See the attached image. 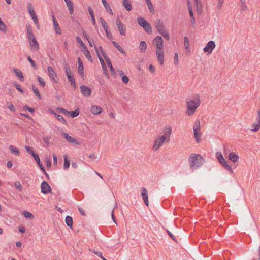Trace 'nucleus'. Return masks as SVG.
Masks as SVG:
<instances>
[{"label": "nucleus", "mask_w": 260, "mask_h": 260, "mask_svg": "<svg viewBox=\"0 0 260 260\" xmlns=\"http://www.w3.org/2000/svg\"><path fill=\"white\" fill-rule=\"evenodd\" d=\"M164 134L163 135L158 137L154 141L153 146V150L157 151L164 144V142L168 143L170 141V137L172 132V129L170 126H165L163 131Z\"/></svg>", "instance_id": "obj_1"}, {"label": "nucleus", "mask_w": 260, "mask_h": 260, "mask_svg": "<svg viewBox=\"0 0 260 260\" xmlns=\"http://www.w3.org/2000/svg\"><path fill=\"white\" fill-rule=\"evenodd\" d=\"M200 104V96L198 94H196L191 98L187 99L186 100L187 111L186 114L187 116L192 115Z\"/></svg>", "instance_id": "obj_2"}, {"label": "nucleus", "mask_w": 260, "mask_h": 260, "mask_svg": "<svg viewBox=\"0 0 260 260\" xmlns=\"http://www.w3.org/2000/svg\"><path fill=\"white\" fill-rule=\"evenodd\" d=\"M188 162L192 171L200 167L204 162L203 158L199 154H191L188 158Z\"/></svg>", "instance_id": "obj_3"}, {"label": "nucleus", "mask_w": 260, "mask_h": 260, "mask_svg": "<svg viewBox=\"0 0 260 260\" xmlns=\"http://www.w3.org/2000/svg\"><path fill=\"white\" fill-rule=\"evenodd\" d=\"M64 69L66 74L69 82L70 83L71 86H72L74 88H76L75 80L73 74L71 70L70 67L68 63H67L64 64Z\"/></svg>", "instance_id": "obj_4"}, {"label": "nucleus", "mask_w": 260, "mask_h": 260, "mask_svg": "<svg viewBox=\"0 0 260 260\" xmlns=\"http://www.w3.org/2000/svg\"><path fill=\"white\" fill-rule=\"evenodd\" d=\"M99 48H100V49L101 51V53H102L103 56H104L108 67L110 68V70L111 74L113 76H115L116 75V72H115L113 67L112 66V63L111 62L110 58H109L108 56H107L106 55V54L105 52H104V51L103 50V49L102 46H99Z\"/></svg>", "instance_id": "obj_5"}, {"label": "nucleus", "mask_w": 260, "mask_h": 260, "mask_svg": "<svg viewBox=\"0 0 260 260\" xmlns=\"http://www.w3.org/2000/svg\"><path fill=\"white\" fill-rule=\"evenodd\" d=\"M116 24L120 35L122 36H125L126 31V27H125L124 24L119 20V18L116 19Z\"/></svg>", "instance_id": "obj_6"}, {"label": "nucleus", "mask_w": 260, "mask_h": 260, "mask_svg": "<svg viewBox=\"0 0 260 260\" xmlns=\"http://www.w3.org/2000/svg\"><path fill=\"white\" fill-rule=\"evenodd\" d=\"M152 43L156 46V50L162 49L163 40L161 36L156 37L153 40Z\"/></svg>", "instance_id": "obj_7"}, {"label": "nucleus", "mask_w": 260, "mask_h": 260, "mask_svg": "<svg viewBox=\"0 0 260 260\" xmlns=\"http://www.w3.org/2000/svg\"><path fill=\"white\" fill-rule=\"evenodd\" d=\"M215 47V43L213 41H209L206 46L203 49L205 52H207L209 54L212 53L213 50Z\"/></svg>", "instance_id": "obj_8"}, {"label": "nucleus", "mask_w": 260, "mask_h": 260, "mask_svg": "<svg viewBox=\"0 0 260 260\" xmlns=\"http://www.w3.org/2000/svg\"><path fill=\"white\" fill-rule=\"evenodd\" d=\"M41 187L42 192L43 194H46L51 192V188L50 186L48 184V183L47 182L45 181H43V182L42 183Z\"/></svg>", "instance_id": "obj_9"}, {"label": "nucleus", "mask_w": 260, "mask_h": 260, "mask_svg": "<svg viewBox=\"0 0 260 260\" xmlns=\"http://www.w3.org/2000/svg\"><path fill=\"white\" fill-rule=\"evenodd\" d=\"M47 71L48 73V76L49 78L53 81L54 82L56 83L57 82L56 78H57V75L54 72V69L52 67H48L47 68Z\"/></svg>", "instance_id": "obj_10"}, {"label": "nucleus", "mask_w": 260, "mask_h": 260, "mask_svg": "<svg viewBox=\"0 0 260 260\" xmlns=\"http://www.w3.org/2000/svg\"><path fill=\"white\" fill-rule=\"evenodd\" d=\"M80 88L82 93L84 96L89 97L91 96V90L89 87L85 85H81Z\"/></svg>", "instance_id": "obj_11"}, {"label": "nucleus", "mask_w": 260, "mask_h": 260, "mask_svg": "<svg viewBox=\"0 0 260 260\" xmlns=\"http://www.w3.org/2000/svg\"><path fill=\"white\" fill-rule=\"evenodd\" d=\"M155 26L159 34L165 31L163 22L160 19H156L155 22Z\"/></svg>", "instance_id": "obj_12"}, {"label": "nucleus", "mask_w": 260, "mask_h": 260, "mask_svg": "<svg viewBox=\"0 0 260 260\" xmlns=\"http://www.w3.org/2000/svg\"><path fill=\"white\" fill-rule=\"evenodd\" d=\"M156 55L158 61L159 62L160 65L164 64V52L162 49L156 50Z\"/></svg>", "instance_id": "obj_13"}, {"label": "nucleus", "mask_w": 260, "mask_h": 260, "mask_svg": "<svg viewBox=\"0 0 260 260\" xmlns=\"http://www.w3.org/2000/svg\"><path fill=\"white\" fill-rule=\"evenodd\" d=\"M78 72L80 74L81 77L83 79L85 77V75L84 73V67L82 60L80 57L78 58Z\"/></svg>", "instance_id": "obj_14"}, {"label": "nucleus", "mask_w": 260, "mask_h": 260, "mask_svg": "<svg viewBox=\"0 0 260 260\" xmlns=\"http://www.w3.org/2000/svg\"><path fill=\"white\" fill-rule=\"evenodd\" d=\"M27 28V37L28 42H30L36 39L35 36L32 32L31 26L30 25L26 26Z\"/></svg>", "instance_id": "obj_15"}, {"label": "nucleus", "mask_w": 260, "mask_h": 260, "mask_svg": "<svg viewBox=\"0 0 260 260\" xmlns=\"http://www.w3.org/2000/svg\"><path fill=\"white\" fill-rule=\"evenodd\" d=\"M141 196L144 200L145 205L147 206H149L148 196L147 189L142 187L141 188Z\"/></svg>", "instance_id": "obj_16"}, {"label": "nucleus", "mask_w": 260, "mask_h": 260, "mask_svg": "<svg viewBox=\"0 0 260 260\" xmlns=\"http://www.w3.org/2000/svg\"><path fill=\"white\" fill-rule=\"evenodd\" d=\"M9 149L11 153L13 155L17 156H19L20 155V152L16 147H15L12 145H10L9 146Z\"/></svg>", "instance_id": "obj_17"}, {"label": "nucleus", "mask_w": 260, "mask_h": 260, "mask_svg": "<svg viewBox=\"0 0 260 260\" xmlns=\"http://www.w3.org/2000/svg\"><path fill=\"white\" fill-rule=\"evenodd\" d=\"M102 111V108L99 106L93 105L91 107V112L94 114H99Z\"/></svg>", "instance_id": "obj_18"}, {"label": "nucleus", "mask_w": 260, "mask_h": 260, "mask_svg": "<svg viewBox=\"0 0 260 260\" xmlns=\"http://www.w3.org/2000/svg\"><path fill=\"white\" fill-rule=\"evenodd\" d=\"M53 23L54 26V28L55 32L57 34H61V29L58 24V23L55 18V17L53 16Z\"/></svg>", "instance_id": "obj_19"}, {"label": "nucleus", "mask_w": 260, "mask_h": 260, "mask_svg": "<svg viewBox=\"0 0 260 260\" xmlns=\"http://www.w3.org/2000/svg\"><path fill=\"white\" fill-rule=\"evenodd\" d=\"M29 43L30 44L31 50L34 51H37L39 50V45L36 39L29 42Z\"/></svg>", "instance_id": "obj_20"}, {"label": "nucleus", "mask_w": 260, "mask_h": 260, "mask_svg": "<svg viewBox=\"0 0 260 260\" xmlns=\"http://www.w3.org/2000/svg\"><path fill=\"white\" fill-rule=\"evenodd\" d=\"M70 14L74 12V5L71 0H64Z\"/></svg>", "instance_id": "obj_21"}, {"label": "nucleus", "mask_w": 260, "mask_h": 260, "mask_svg": "<svg viewBox=\"0 0 260 260\" xmlns=\"http://www.w3.org/2000/svg\"><path fill=\"white\" fill-rule=\"evenodd\" d=\"M102 3L107 11V13H108L112 15L113 12L112 10L109 5V4L107 2L106 0H102Z\"/></svg>", "instance_id": "obj_22"}, {"label": "nucleus", "mask_w": 260, "mask_h": 260, "mask_svg": "<svg viewBox=\"0 0 260 260\" xmlns=\"http://www.w3.org/2000/svg\"><path fill=\"white\" fill-rule=\"evenodd\" d=\"M83 49L82 50V51L83 52L84 55L85 56V57L91 62H92V58L91 56L90 55V52L87 48H83Z\"/></svg>", "instance_id": "obj_23"}, {"label": "nucleus", "mask_w": 260, "mask_h": 260, "mask_svg": "<svg viewBox=\"0 0 260 260\" xmlns=\"http://www.w3.org/2000/svg\"><path fill=\"white\" fill-rule=\"evenodd\" d=\"M64 138L70 143H73L76 141L75 138L70 136L68 133H64L63 134Z\"/></svg>", "instance_id": "obj_24"}, {"label": "nucleus", "mask_w": 260, "mask_h": 260, "mask_svg": "<svg viewBox=\"0 0 260 260\" xmlns=\"http://www.w3.org/2000/svg\"><path fill=\"white\" fill-rule=\"evenodd\" d=\"M53 113L54 114V115L55 116L56 119L58 121H59L62 124H63L64 125H67V121L66 120V119L61 115H60L55 113L54 111H53Z\"/></svg>", "instance_id": "obj_25"}, {"label": "nucleus", "mask_w": 260, "mask_h": 260, "mask_svg": "<svg viewBox=\"0 0 260 260\" xmlns=\"http://www.w3.org/2000/svg\"><path fill=\"white\" fill-rule=\"evenodd\" d=\"M147 49V44L145 41H141L139 45V49L142 53H145Z\"/></svg>", "instance_id": "obj_26"}, {"label": "nucleus", "mask_w": 260, "mask_h": 260, "mask_svg": "<svg viewBox=\"0 0 260 260\" xmlns=\"http://www.w3.org/2000/svg\"><path fill=\"white\" fill-rule=\"evenodd\" d=\"M195 2L196 7H197V11L198 14H201L202 12V5L201 2L199 1V0H194Z\"/></svg>", "instance_id": "obj_27"}, {"label": "nucleus", "mask_w": 260, "mask_h": 260, "mask_svg": "<svg viewBox=\"0 0 260 260\" xmlns=\"http://www.w3.org/2000/svg\"><path fill=\"white\" fill-rule=\"evenodd\" d=\"M122 5L127 11H129L132 10L131 3L128 0H123Z\"/></svg>", "instance_id": "obj_28"}, {"label": "nucleus", "mask_w": 260, "mask_h": 260, "mask_svg": "<svg viewBox=\"0 0 260 260\" xmlns=\"http://www.w3.org/2000/svg\"><path fill=\"white\" fill-rule=\"evenodd\" d=\"M13 70L16 75L19 78V80L20 81L23 80L24 77L22 72L20 70L16 68H14Z\"/></svg>", "instance_id": "obj_29"}, {"label": "nucleus", "mask_w": 260, "mask_h": 260, "mask_svg": "<svg viewBox=\"0 0 260 260\" xmlns=\"http://www.w3.org/2000/svg\"><path fill=\"white\" fill-rule=\"evenodd\" d=\"M142 27L148 34H152V29L150 24L148 22H147Z\"/></svg>", "instance_id": "obj_30"}, {"label": "nucleus", "mask_w": 260, "mask_h": 260, "mask_svg": "<svg viewBox=\"0 0 260 260\" xmlns=\"http://www.w3.org/2000/svg\"><path fill=\"white\" fill-rule=\"evenodd\" d=\"M94 48H95V51H96V52L97 53V55H98V56L99 57V59L100 61V62L101 63V65H102L103 69H105V68L106 69V64L105 63V62H104L103 59L101 57V56H100V54L99 53V51H98V48H97V47L95 45H94Z\"/></svg>", "instance_id": "obj_31"}, {"label": "nucleus", "mask_w": 260, "mask_h": 260, "mask_svg": "<svg viewBox=\"0 0 260 260\" xmlns=\"http://www.w3.org/2000/svg\"><path fill=\"white\" fill-rule=\"evenodd\" d=\"M238 158L239 156L233 152L229 154V159L233 162H236L238 160Z\"/></svg>", "instance_id": "obj_32"}, {"label": "nucleus", "mask_w": 260, "mask_h": 260, "mask_svg": "<svg viewBox=\"0 0 260 260\" xmlns=\"http://www.w3.org/2000/svg\"><path fill=\"white\" fill-rule=\"evenodd\" d=\"M112 43L114 46V47L118 49L121 53L123 54H125V52L122 49V48L116 42L114 41H112Z\"/></svg>", "instance_id": "obj_33"}, {"label": "nucleus", "mask_w": 260, "mask_h": 260, "mask_svg": "<svg viewBox=\"0 0 260 260\" xmlns=\"http://www.w3.org/2000/svg\"><path fill=\"white\" fill-rule=\"evenodd\" d=\"M80 113V111L78 108H77L75 110L73 111H69V114L71 115L72 118H75L77 117Z\"/></svg>", "instance_id": "obj_34"}, {"label": "nucleus", "mask_w": 260, "mask_h": 260, "mask_svg": "<svg viewBox=\"0 0 260 260\" xmlns=\"http://www.w3.org/2000/svg\"><path fill=\"white\" fill-rule=\"evenodd\" d=\"M65 221H66V223L67 225L68 226L72 228V226L73 225V219H72V217H71L70 216H67L66 217Z\"/></svg>", "instance_id": "obj_35"}, {"label": "nucleus", "mask_w": 260, "mask_h": 260, "mask_svg": "<svg viewBox=\"0 0 260 260\" xmlns=\"http://www.w3.org/2000/svg\"><path fill=\"white\" fill-rule=\"evenodd\" d=\"M252 126L253 127L252 131L257 132L260 129V121H257V123H253Z\"/></svg>", "instance_id": "obj_36"}, {"label": "nucleus", "mask_w": 260, "mask_h": 260, "mask_svg": "<svg viewBox=\"0 0 260 260\" xmlns=\"http://www.w3.org/2000/svg\"><path fill=\"white\" fill-rule=\"evenodd\" d=\"M137 22L140 26L143 27L147 22L143 17H138Z\"/></svg>", "instance_id": "obj_37"}, {"label": "nucleus", "mask_w": 260, "mask_h": 260, "mask_svg": "<svg viewBox=\"0 0 260 260\" xmlns=\"http://www.w3.org/2000/svg\"><path fill=\"white\" fill-rule=\"evenodd\" d=\"M27 9H28V12H29V14L30 15V16L33 15L34 14H36V13L35 12L34 9L33 8L31 3H28Z\"/></svg>", "instance_id": "obj_38"}, {"label": "nucleus", "mask_w": 260, "mask_h": 260, "mask_svg": "<svg viewBox=\"0 0 260 260\" xmlns=\"http://www.w3.org/2000/svg\"><path fill=\"white\" fill-rule=\"evenodd\" d=\"M216 157L217 160L219 161L220 163H222L223 161L225 160L224 158H223L222 154L221 152H218L216 154Z\"/></svg>", "instance_id": "obj_39"}, {"label": "nucleus", "mask_w": 260, "mask_h": 260, "mask_svg": "<svg viewBox=\"0 0 260 260\" xmlns=\"http://www.w3.org/2000/svg\"><path fill=\"white\" fill-rule=\"evenodd\" d=\"M146 3L148 8L149 10V11H150V12L153 13L154 12V9L153 5L151 2V1L149 0L148 1H146Z\"/></svg>", "instance_id": "obj_40"}, {"label": "nucleus", "mask_w": 260, "mask_h": 260, "mask_svg": "<svg viewBox=\"0 0 260 260\" xmlns=\"http://www.w3.org/2000/svg\"><path fill=\"white\" fill-rule=\"evenodd\" d=\"M184 45L185 48L186 50L189 49V46H190V43H189L188 38L186 36H185L184 38Z\"/></svg>", "instance_id": "obj_41"}, {"label": "nucleus", "mask_w": 260, "mask_h": 260, "mask_svg": "<svg viewBox=\"0 0 260 260\" xmlns=\"http://www.w3.org/2000/svg\"><path fill=\"white\" fill-rule=\"evenodd\" d=\"M23 214L25 218L28 219H31L34 218V216L32 213L26 211H24Z\"/></svg>", "instance_id": "obj_42"}, {"label": "nucleus", "mask_w": 260, "mask_h": 260, "mask_svg": "<svg viewBox=\"0 0 260 260\" xmlns=\"http://www.w3.org/2000/svg\"><path fill=\"white\" fill-rule=\"evenodd\" d=\"M220 164H222V165L230 172H231V173L233 172L232 169L231 168V167L229 165L227 161L225 160L224 161L222 162V163Z\"/></svg>", "instance_id": "obj_43"}, {"label": "nucleus", "mask_w": 260, "mask_h": 260, "mask_svg": "<svg viewBox=\"0 0 260 260\" xmlns=\"http://www.w3.org/2000/svg\"><path fill=\"white\" fill-rule=\"evenodd\" d=\"M64 165H63V168H64V169L66 170L69 168L70 165V162L68 160L67 155L64 156Z\"/></svg>", "instance_id": "obj_44"}, {"label": "nucleus", "mask_w": 260, "mask_h": 260, "mask_svg": "<svg viewBox=\"0 0 260 260\" xmlns=\"http://www.w3.org/2000/svg\"><path fill=\"white\" fill-rule=\"evenodd\" d=\"M32 89L34 91V93H35V94L39 99H41V95L39 93V91L38 90V89L35 87V85H32Z\"/></svg>", "instance_id": "obj_45"}, {"label": "nucleus", "mask_w": 260, "mask_h": 260, "mask_svg": "<svg viewBox=\"0 0 260 260\" xmlns=\"http://www.w3.org/2000/svg\"><path fill=\"white\" fill-rule=\"evenodd\" d=\"M57 110L59 113H62L65 115H68L69 114V111H68L63 108L58 107L57 108Z\"/></svg>", "instance_id": "obj_46"}, {"label": "nucleus", "mask_w": 260, "mask_h": 260, "mask_svg": "<svg viewBox=\"0 0 260 260\" xmlns=\"http://www.w3.org/2000/svg\"><path fill=\"white\" fill-rule=\"evenodd\" d=\"M0 31L3 32H6L7 31L6 24L2 21L0 22Z\"/></svg>", "instance_id": "obj_47"}, {"label": "nucleus", "mask_w": 260, "mask_h": 260, "mask_svg": "<svg viewBox=\"0 0 260 260\" xmlns=\"http://www.w3.org/2000/svg\"><path fill=\"white\" fill-rule=\"evenodd\" d=\"M194 135L196 138V141L199 142L200 138L199 137V135L201 134L200 130L193 129Z\"/></svg>", "instance_id": "obj_48"}, {"label": "nucleus", "mask_w": 260, "mask_h": 260, "mask_svg": "<svg viewBox=\"0 0 260 260\" xmlns=\"http://www.w3.org/2000/svg\"><path fill=\"white\" fill-rule=\"evenodd\" d=\"M31 16L32 17V20H33L34 23L37 25V28L39 29V24L37 16L36 14H34L33 15H31Z\"/></svg>", "instance_id": "obj_49"}, {"label": "nucleus", "mask_w": 260, "mask_h": 260, "mask_svg": "<svg viewBox=\"0 0 260 260\" xmlns=\"http://www.w3.org/2000/svg\"><path fill=\"white\" fill-rule=\"evenodd\" d=\"M76 41L78 43H79L81 47L83 48H86V46L85 44L83 43L81 39L79 37H77L76 38Z\"/></svg>", "instance_id": "obj_50"}, {"label": "nucleus", "mask_w": 260, "mask_h": 260, "mask_svg": "<svg viewBox=\"0 0 260 260\" xmlns=\"http://www.w3.org/2000/svg\"><path fill=\"white\" fill-rule=\"evenodd\" d=\"M27 60L31 64V66L35 69H36L37 68V66L35 62L32 59L30 56H28Z\"/></svg>", "instance_id": "obj_51"}, {"label": "nucleus", "mask_w": 260, "mask_h": 260, "mask_svg": "<svg viewBox=\"0 0 260 260\" xmlns=\"http://www.w3.org/2000/svg\"><path fill=\"white\" fill-rule=\"evenodd\" d=\"M100 21L101 22V24H102L104 30H105L106 29H108L109 28L108 27L107 24L102 17L100 18Z\"/></svg>", "instance_id": "obj_52"}, {"label": "nucleus", "mask_w": 260, "mask_h": 260, "mask_svg": "<svg viewBox=\"0 0 260 260\" xmlns=\"http://www.w3.org/2000/svg\"><path fill=\"white\" fill-rule=\"evenodd\" d=\"M13 85L15 86L16 88L21 93H23L24 92L23 90L20 88V85L16 81H14L13 82Z\"/></svg>", "instance_id": "obj_53"}, {"label": "nucleus", "mask_w": 260, "mask_h": 260, "mask_svg": "<svg viewBox=\"0 0 260 260\" xmlns=\"http://www.w3.org/2000/svg\"><path fill=\"white\" fill-rule=\"evenodd\" d=\"M36 162L37 163V164L39 165V166L40 167L41 170L43 171V172H45V168L43 166V165H42V164L41 163V161H40V158H38V159H36Z\"/></svg>", "instance_id": "obj_54"}, {"label": "nucleus", "mask_w": 260, "mask_h": 260, "mask_svg": "<svg viewBox=\"0 0 260 260\" xmlns=\"http://www.w3.org/2000/svg\"><path fill=\"white\" fill-rule=\"evenodd\" d=\"M193 129L200 130V121L198 120H197L193 125Z\"/></svg>", "instance_id": "obj_55"}, {"label": "nucleus", "mask_w": 260, "mask_h": 260, "mask_svg": "<svg viewBox=\"0 0 260 260\" xmlns=\"http://www.w3.org/2000/svg\"><path fill=\"white\" fill-rule=\"evenodd\" d=\"M16 188L20 191L22 190V188L21 183L19 181H16L14 183Z\"/></svg>", "instance_id": "obj_56"}, {"label": "nucleus", "mask_w": 260, "mask_h": 260, "mask_svg": "<svg viewBox=\"0 0 260 260\" xmlns=\"http://www.w3.org/2000/svg\"><path fill=\"white\" fill-rule=\"evenodd\" d=\"M25 149L26 151L30 154H31L32 153H33L34 152L33 150V148L32 147H30L29 146L25 145Z\"/></svg>", "instance_id": "obj_57"}, {"label": "nucleus", "mask_w": 260, "mask_h": 260, "mask_svg": "<svg viewBox=\"0 0 260 260\" xmlns=\"http://www.w3.org/2000/svg\"><path fill=\"white\" fill-rule=\"evenodd\" d=\"M38 80L40 85L42 87H44L46 84L45 81L41 77L39 76H38Z\"/></svg>", "instance_id": "obj_58"}, {"label": "nucleus", "mask_w": 260, "mask_h": 260, "mask_svg": "<svg viewBox=\"0 0 260 260\" xmlns=\"http://www.w3.org/2000/svg\"><path fill=\"white\" fill-rule=\"evenodd\" d=\"M7 105H8V108L11 111L15 112L16 111V109L12 103L8 102V103H7Z\"/></svg>", "instance_id": "obj_59"}, {"label": "nucleus", "mask_w": 260, "mask_h": 260, "mask_svg": "<svg viewBox=\"0 0 260 260\" xmlns=\"http://www.w3.org/2000/svg\"><path fill=\"white\" fill-rule=\"evenodd\" d=\"M89 250L90 251H91L92 252H93V253H94L95 254L97 255L98 256H99L100 257H101L102 259H103V258H104L103 256H102V253L101 252H99L98 251H95V250H92L91 249H89Z\"/></svg>", "instance_id": "obj_60"}, {"label": "nucleus", "mask_w": 260, "mask_h": 260, "mask_svg": "<svg viewBox=\"0 0 260 260\" xmlns=\"http://www.w3.org/2000/svg\"><path fill=\"white\" fill-rule=\"evenodd\" d=\"M161 35L163 36V37L167 40H169L170 39V35L167 32L166 30L164 31V32L160 33Z\"/></svg>", "instance_id": "obj_61"}, {"label": "nucleus", "mask_w": 260, "mask_h": 260, "mask_svg": "<svg viewBox=\"0 0 260 260\" xmlns=\"http://www.w3.org/2000/svg\"><path fill=\"white\" fill-rule=\"evenodd\" d=\"M23 109L28 110L30 113H34L35 112V109L33 108L29 107L26 105L23 107Z\"/></svg>", "instance_id": "obj_62"}, {"label": "nucleus", "mask_w": 260, "mask_h": 260, "mask_svg": "<svg viewBox=\"0 0 260 260\" xmlns=\"http://www.w3.org/2000/svg\"><path fill=\"white\" fill-rule=\"evenodd\" d=\"M122 81L124 84H127L129 82V78L127 76L124 75L122 77Z\"/></svg>", "instance_id": "obj_63"}, {"label": "nucleus", "mask_w": 260, "mask_h": 260, "mask_svg": "<svg viewBox=\"0 0 260 260\" xmlns=\"http://www.w3.org/2000/svg\"><path fill=\"white\" fill-rule=\"evenodd\" d=\"M167 232L169 236H170V237L172 240H173L174 241L177 242V240H176V238L175 237V236L172 233H171L169 230H167Z\"/></svg>", "instance_id": "obj_64"}]
</instances>
